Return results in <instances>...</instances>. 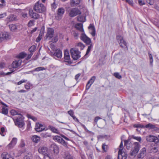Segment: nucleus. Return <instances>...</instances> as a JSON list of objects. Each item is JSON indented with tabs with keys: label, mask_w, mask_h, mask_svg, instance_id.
I'll return each mask as SVG.
<instances>
[{
	"label": "nucleus",
	"mask_w": 159,
	"mask_h": 159,
	"mask_svg": "<svg viewBox=\"0 0 159 159\" xmlns=\"http://www.w3.org/2000/svg\"><path fill=\"white\" fill-rule=\"evenodd\" d=\"M49 128L53 133L58 134L59 133V130L54 127L49 125L48 126Z\"/></svg>",
	"instance_id": "29"
},
{
	"label": "nucleus",
	"mask_w": 159,
	"mask_h": 159,
	"mask_svg": "<svg viewBox=\"0 0 159 159\" xmlns=\"http://www.w3.org/2000/svg\"><path fill=\"white\" fill-rule=\"evenodd\" d=\"M149 57L150 59V64L151 66H152V63L153 62V59L152 57V54L149 53Z\"/></svg>",
	"instance_id": "40"
},
{
	"label": "nucleus",
	"mask_w": 159,
	"mask_h": 159,
	"mask_svg": "<svg viewBox=\"0 0 159 159\" xmlns=\"http://www.w3.org/2000/svg\"><path fill=\"white\" fill-rule=\"evenodd\" d=\"M116 38L121 47L122 48L125 47L127 49V43L123 39V38L122 36H117Z\"/></svg>",
	"instance_id": "6"
},
{
	"label": "nucleus",
	"mask_w": 159,
	"mask_h": 159,
	"mask_svg": "<svg viewBox=\"0 0 159 159\" xmlns=\"http://www.w3.org/2000/svg\"><path fill=\"white\" fill-rule=\"evenodd\" d=\"M10 37V35L8 33L6 32L0 31V41L5 39H7Z\"/></svg>",
	"instance_id": "14"
},
{
	"label": "nucleus",
	"mask_w": 159,
	"mask_h": 159,
	"mask_svg": "<svg viewBox=\"0 0 159 159\" xmlns=\"http://www.w3.org/2000/svg\"><path fill=\"white\" fill-rule=\"evenodd\" d=\"M16 19V16L13 14L10 15L7 17L5 19V21L7 23L15 20Z\"/></svg>",
	"instance_id": "20"
},
{
	"label": "nucleus",
	"mask_w": 159,
	"mask_h": 159,
	"mask_svg": "<svg viewBox=\"0 0 159 159\" xmlns=\"http://www.w3.org/2000/svg\"><path fill=\"white\" fill-rule=\"evenodd\" d=\"M64 58L65 61L67 62L68 64H70L72 63V61L70 60V56H64Z\"/></svg>",
	"instance_id": "31"
},
{
	"label": "nucleus",
	"mask_w": 159,
	"mask_h": 159,
	"mask_svg": "<svg viewBox=\"0 0 159 159\" xmlns=\"http://www.w3.org/2000/svg\"><path fill=\"white\" fill-rule=\"evenodd\" d=\"M95 79L96 77L95 76H93L88 81L86 87V90H88L90 88L91 85L94 82Z\"/></svg>",
	"instance_id": "17"
},
{
	"label": "nucleus",
	"mask_w": 159,
	"mask_h": 159,
	"mask_svg": "<svg viewBox=\"0 0 159 159\" xmlns=\"http://www.w3.org/2000/svg\"><path fill=\"white\" fill-rule=\"evenodd\" d=\"M25 144L24 140L23 139L21 140L19 145V147L21 148H23L25 146Z\"/></svg>",
	"instance_id": "44"
},
{
	"label": "nucleus",
	"mask_w": 159,
	"mask_h": 159,
	"mask_svg": "<svg viewBox=\"0 0 159 159\" xmlns=\"http://www.w3.org/2000/svg\"><path fill=\"white\" fill-rule=\"evenodd\" d=\"M134 147L133 149L138 152L140 149V144L138 142H134Z\"/></svg>",
	"instance_id": "25"
},
{
	"label": "nucleus",
	"mask_w": 159,
	"mask_h": 159,
	"mask_svg": "<svg viewBox=\"0 0 159 159\" xmlns=\"http://www.w3.org/2000/svg\"><path fill=\"white\" fill-rule=\"evenodd\" d=\"M2 159H14V158L7 152H3L1 155Z\"/></svg>",
	"instance_id": "18"
},
{
	"label": "nucleus",
	"mask_w": 159,
	"mask_h": 159,
	"mask_svg": "<svg viewBox=\"0 0 159 159\" xmlns=\"http://www.w3.org/2000/svg\"><path fill=\"white\" fill-rule=\"evenodd\" d=\"M2 113L5 115H7L8 113V109L6 107H2Z\"/></svg>",
	"instance_id": "33"
},
{
	"label": "nucleus",
	"mask_w": 159,
	"mask_h": 159,
	"mask_svg": "<svg viewBox=\"0 0 159 159\" xmlns=\"http://www.w3.org/2000/svg\"><path fill=\"white\" fill-rule=\"evenodd\" d=\"M58 41V37L56 36H55L52 39V42L53 43H56Z\"/></svg>",
	"instance_id": "56"
},
{
	"label": "nucleus",
	"mask_w": 159,
	"mask_h": 159,
	"mask_svg": "<svg viewBox=\"0 0 159 159\" xmlns=\"http://www.w3.org/2000/svg\"><path fill=\"white\" fill-rule=\"evenodd\" d=\"M93 47V46L92 44H90V45L88 47L86 53L84 56L83 57V59H86L88 57V54L90 52L91 49Z\"/></svg>",
	"instance_id": "21"
},
{
	"label": "nucleus",
	"mask_w": 159,
	"mask_h": 159,
	"mask_svg": "<svg viewBox=\"0 0 159 159\" xmlns=\"http://www.w3.org/2000/svg\"><path fill=\"white\" fill-rule=\"evenodd\" d=\"M46 69V68H45L43 67H39L34 69L33 70V71L38 72L41 70H45Z\"/></svg>",
	"instance_id": "34"
},
{
	"label": "nucleus",
	"mask_w": 159,
	"mask_h": 159,
	"mask_svg": "<svg viewBox=\"0 0 159 159\" xmlns=\"http://www.w3.org/2000/svg\"><path fill=\"white\" fill-rule=\"evenodd\" d=\"M146 149L145 148H143L140 151V153L138 154L137 157L138 158H143L146 155Z\"/></svg>",
	"instance_id": "16"
},
{
	"label": "nucleus",
	"mask_w": 159,
	"mask_h": 159,
	"mask_svg": "<svg viewBox=\"0 0 159 159\" xmlns=\"http://www.w3.org/2000/svg\"><path fill=\"white\" fill-rule=\"evenodd\" d=\"M138 152L133 149V150L131 151L130 154L131 156H135Z\"/></svg>",
	"instance_id": "55"
},
{
	"label": "nucleus",
	"mask_w": 159,
	"mask_h": 159,
	"mask_svg": "<svg viewBox=\"0 0 159 159\" xmlns=\"http://www.w3.org/2000/svg\"><path fill=\"white\" fill-rule=\"evenodd\" d=\"M68 114L71 117L74 115V112L73 110H70L68 111Z\"/></svg>",
	"instance_id": "59"
},
{
	"label": "nucleus",
	"mask_w": 159,
	"mask_h": 159,
	"mask_svg": "<svg viewBox=\"0 0 159 159\" xmlns=\"http://www.w3.org/2000/svg\"><path fill=\"white\" fill-rule=\"evenodd\" d=\"M29 16L34 19H37L39 18L40 15L38 13L35 12L32 9H30L29 11Z\"/></svg>",
	"instance_id": "9"
},
{
	"label": "nucleus",
	"mask_w": 159,
	"mask_h": 159,
	"mask_svg": "<svg viewBox=\"0 0 159 159\" xmlns=\"http://www.w3.org/2000/svg\"><path fill=\"white\" fill-rule=\"evenodd\" d=\"M38 151L40 153L44 155V158L45 159H54L52 155L48 153V149L47 147H40L38 149Z\"/></svg>",
	"instance_id": "1"
},
{
	"label": "nucleus",
	"mask_w": 159,
	"mask_h": 159,
	"mask_svg": "<svg viewBox=\"0 0 159 159\" xmlns=\"http://www.w3.org/2000/svg\"><path fill=\"white\" fill-rule=\"evenodd\" d=\"M15 146L14 145H13V144L10 142V143L7 146L6 148L7 149H10L13 148Z\"/></svg>",
	"instance_id": "41"
},
{
	"label": "nucleus",
	"mask_w": 159,
	"mask_h": 159,
	"mask_svg": "<svg viewBox=\"0 0 159 159\" xmlns=\"http://www.w3.org/2000/svg\"><path fill=\"white\" fill-rule=\"evenodd\" d=\"M75 28L80 31L84 33V31L83 28V24L81 23H78L75 25Z\"/></svg>",
	"instance_id": "24"
},
{
	"label": "nucleus",
	"mask_w": 159,
	"mask_h": 159,
	"mask_svg": "<svg viewBox=\"0 0 159 159\" xmlns=\"http://www.w3.org/2000/svg\"><path fill=\"white\" fill-rule=\"evenodd\" d=\"M107 145L105 144V143H103L102 145V149L105 151H106V149L107 148Z\"/></svg>",
	"instance_id": "62"
},
{
	"label": "nucleus",
	"mask_w": 159,
	"mask_h": 159,
	"mask_svg": "<svg viewBox=\"0 0 159 159\" xmlns=\"http://www.w3.org/2000/svg\"><path fill=\"white\" fill-rule=\"evenodd\" d=\"M54 30L52 28H49L48 29L47 34L46 35V39L48 40L52 39L53 36Z\"/></svg>",
	"instance_id": "10"
},
{
	"label": "nucleus",
	"mask_w": 159,
	"mask_h": 159,
	"mask_svg": "<svg viewBox=\"0 0 159 159\" xmlns=\"http://www.w3.org/2000/svg\"><path fill=\"white\" fill-rule=\"evenodd\" d=\"M88 28L91 31V34L92 36H95V35L96 30L94 25L92 24H90Z\"/></svg>",
	"instance_id": "23"
},
{
	"label": "nucleus",
	"mask_w": 159,
	"mask_h": 159,
	"mask_svg": "<svg viewBox=\"0 0 159 159\" xmlns=\"http://www.w3.org/2000/svg\"><path fill=\"white\" fill-rule=\"evenodd\" d=\"M69 16L71 17H75L78 15H80L81 12L77 8L73 7L70 8L67 10Z\"/></svg>",
	"instance_id": "3"
},
{
	"label": "nucleus",
	"mask_w": 159,
	"mask_h": 159,
	"mask_svg": "<svg viewBox=\"0 0 159 159\" xmlns=\"http://www.w3.org/2000/svg\"><path fill=\"white\" fill-rule=\"evenodd\" d=\"M9 27L10 30L12 31H13L17 29L16 25L14 24H10L9 25Z\"/></svg>",
	"instance_id": "37"
},
{
	"label": "nucleus",
	"mask_w": 159,
	"mask_h": 159,
	"mask_svg": "<svg viewBox=\"0 0 159 159\" xmlns=\"http://www.w3.org/2000/svg\"><path fill=\"white\" fill-rule=\"evenodd\" d=\"M51 147L53 149L54 152L56 153H57L59 152V148L58 146L55 143L52 144L51 145Z\"/></svg>",
	"instance_id": "22"
},
{
	"label": "nucleus",
	"mask_w": 159,
	"mask_h": 159,
	"mask_svg": "<svg viewBox=\"0 0 159 159\" xmlns=\"http://www.w3.org/2000/svg\"><path fill=\"white\" fill-rule=\"evenodd\" d=\"M73 35L74 36V38L75 39H77L78 38V33H76V32H74L73 33Z\"/></svg>",
	"instance_id": "63"
},
{
	"label": "nucleus",
	"mask_w": 159,
	"mask_h": 159,
	"mask_svg": "<svg viewBox=\"0 0 159 159\" xmlns=\"http://www.w3.org/2000/svg\"><path fill=\"white\" fill-rule=\"evenodd\" d=\"M127 157V154L122 150L119 149L118 151V159H126Z\"/></svg>",
	"instance_id": "13"
},
{
	"label": "nucleus",
	"mask_w": 159,
	"mask_h": 159,
	"mask_svg": "<svg viewBox=\"0 0 159 159\" xmlns=\"http://www.w3.org/2000/svg\"><path fill=\"white\" fill-rule=\"evenodd\" d=\"M114 75L116 78L118 79H120L122 78V76L118 73H115L114 74Z\"/></svg>",
	"instance_id": "51"
},
{
	"label": "nucleus",
	"mask_w": 159,
	"mask_h": 159,
	"mask_svg": "<svg viewBox=\"0 0 159 159\" xmlns=\"http://www.w3.org/2000/svg\"><path fill=\"white\" fill-rule=\"evenodd\" d=\"M36 49V47L34 46H32L29 48V51L30 52V53H33L34 51Z\"/></svg>",
	"instance_id": "42"
},
{
	"label": "nucleus",
	"mask_w": 159,
	"mask_h": 159,
	"mask_svg": "<svg viewBox=\"0 0 159 159\" xmlns=\"http://www.w3.org/2000/svg\"><path fill=\"white\" fill-rule=\"evenodd\" d=\"M27 80H24V79L22 80L17 83V84L18 85H20L21 84H22L26 82H27Z\"/></svg>",
	"instance_id": "54"
},
{
	"label": "nucleus",
	"mask_w": 159,
	"mask_h": 159,
	"mask_svg": "<svg viewBox=\"0 0 159 159\" xmlns=\"http://www.w3.org/2000/svg\"><path fill=\"white\" fill-rule=\"evenodd\" d=\"M72 57L74 60H76L80 57V52L76 48H72L70 50Z\"/></svg>",
	"instance_id": "5"
},
{
	"label": "nucleus",
	"mask_w": 159,
	"mask_h": 159,
	"mask_svg": "<svg viewBox=\"0 0 159 159\" xmlns=\"http://www.w3.org/2000/svg\"><path fill=\"white\" fill-rule=\"evenodd\" d=\"M146 140L148 142H153L156 143H157L159 141V139L157 137L152 135L147 136Z\"/></svg>",
	"instance_id": "7"
},
{
	"label": "nucleus",
	"mask_w": 159,
	"mask_h": 159,
	"mask_svg": "<svg viewBox=\"0 0 159 159\" xmlns=\"http://www.w3.org/2000/svg\"><path fill=\"white\" fill-rule=\"evenodd\" d=\"M35 129L36 131L40 132L44 130L45 127L42 125L38 123L36 124Z\"/></svg>",
	"instance_id": "19"
},
{
	"label": "nucleus",
	"mask_w": 159,
	"mask_h": 159,
	"mask_svg": "<svg viewBox=\"0 0 159 159\" xmlns=\"http://www.w3.org/2000/svg\"><path fill=\"white\" fill-rule=\"evenodd\" d=\"M43 35V34L42 33L41 34V33L39 34L38 37L36 39V42H39L40 40H41L42 36Z\"/></svg>",
	"instance_id": "45"
},
{
	"label": "nucleus",
	"mask_w": 159,
	"mask_h": 159,
	"mask_svg": "<svg viewBox=\"0 0 159 159\" xmlns=\"http://www.w3.org/2000/svg\"><path fill=\"white\" fill-rule=\"evenodd\" d=\"M60 143H61L64 146H67V143L63 139H62Z\"/></svg>",
	"instance_id": "53"
},
{
	"label": "nucleus",
	"mask_w": 159,
	"mask_h": 159,
	"mask_svg": "<svg viewBox=\"0 0 159 159\" xmlns=\"http://www.w3.org/2000/svg\"><path fill=\"white\" fill-rule=\"evenodd\" d=\"M7 16V13L4 12L3 13L0 14V19H2Z\"/></svg>",
	"instance_id": "60"
},
{
	"label": "nucleus",
	"mask_w": 159,
	"mask_h": 159,
	"mask_svg": "<svg viewBox=\"0 0 159 159\" xmlns=\"http://www.w3.org/2000/svg\"><path fill=\"white\" fill-rule=\"evenodd\" d=\"M26 56V54L24 52H22L19 54L18 57L20 58H23Z\"/></svg>",
	"instance_id": "39"
},
{
	"label": "nucleus",
	"mask_w": 159,
	"mask_h": 159,
	"mask_svg": "<svg viewBox=\"0 0 159 159\" xmlns=\"http://www.w3.org/2000/svg\"><path fill=\"white\" fill-rule=\"evenodd\" d=\"M17 139L16 138H13L12 139L11 142L13 144V145L15 146L16 145L17 142Z\"/></svg>",
	"instance_id": "46"
},
{
	"label": "nucleus",
	"mask_w": 159,
	"mask_h": 159,
	"mask_svg": "<svg viewBox=\"0 0 159 159\" xmlns=\"http://www.w3.org/2000/svg\"><path fill=\"white\" fill-rule=\"evenodd\" d=\"M22 16L23 18H25L27 17L28 14L27 13L25 12H23L21 13Z\"/></svg>",
	"instance_id": "64"
},
{
	"label": "nucleus",
	"mask_w": 159,
	"mask_h": 159,
	"mask_svg": "<svg viewBox=\"0 0 159 159\" xmlns=\"http://www.w3.org/2000/svg\"><path fill=\"white\" fill-rule=\"evenodd\" d=\"M62 139V138L58 136H55L53 138V140L55 141H56L57 142L59 143H61V142Z\"/></svg>",
	"instance_id": "35"
},
{
	"label": "nucleus",
	"mask_w": 159,
	"mask_h": 159,
	"mask_svg": "<svg viewBox=\"0 0 159 159\" xmlns=\"http://www.w3.org/2000/svg\"><path fill=\"white\" fill-rule=\"evenodd\" d=\"M147 2L151 5H152L154 3L153 0H146Z\"/></svg>",
	"instance_id": "58"
},
{
	"label": "nucleus",
	"mask_w": 159,
	"mask_h": 159,
	"mask_svg": "<svg viewBox=\"0 0 159 159\" xmlns=\"http://www.w3.org/2000/svg\"><path fill=\"white\" fill-rule=\"evenodd\" d=\"M76 46L78 47L81 50H83L85 47V45L81 42L78 43L76 45Z\"/></svg>",
	"instance_id": "38"
},
{
	"label": "nucleus",
	"mask_w": 159,
	"mask_h": 159,
	"mask_svg": "<svg viewBox=\"0 0 159 159\" xmlns=\"http://www.w3.org/2000/svg\"><path fill=\"white\" fill-rule=\"evenodd\" d=\"M64 158L65 159H73V156L68 152H65Z\"/></svg>",
	"instance_id": "30"
},
{
	"label": "nucleus",
	"mask_w": 159,
	"mask_h": 159,
	"mask_svg": "<svg viewBox=\"0 0 159 159\" xmlns=\"http://www.w3.org/2000/svg\"><path fill=\"white\" fill-rule=\"evenodd\" d=\"M138 2L141 6L145 4V2L143 0H138Z\"/></svg>",
	"instance_id": "57"
},
{
	"label": "nucleus",
	"mask_w": 159,
	"mask_h": 159,
	"mask_svg": "<svg viewBox=\"0 0 159 159\" xmlns=\"http://www.w3.org/2000/svg\"><path fill=\"white\" fill-rule=\"evenodd\" d=\"M15 125L20 128H24L25 126V123L23 120L22 116L21 114H19V117L15 119H13Z\"/></svg>",
	"instance_id": "2"
},
{
	"label": "nucleus",
	"mask_w": 159,
	"mask_h": 159,
	"mask_svg": "<svg viewBox=\"0 0 159 159\" xmlns=\"http://www.w3.org/2000/svg\"><path fill=\"white\" fill-rule=\"evenodd\" d=\"M129 142V141L128 140H125L124 141L125 142V145L126 146V148L128 149H129V147L128 145L129 144H128V142Z\"/></svg>",
	"instance_id": "61"
},
{
	"label": "nucleus",
	"mask_w": 159,
	"mask_h": 159,
	"mask_svg": "<svg viewBox=\"0 0 159 159\" xmlns=\"http://www.w3.org/2000/svg\"><path fill=\"white\" fill-rule=\"evenodd\" d=\"M64 12L65 9L63 8H59L57 11V15L56 16V19L57 20L61 19Z\"/></svg>",
	"instance_id": "12"
},
{
	"label": "nucleus",
	"mask_w": 159,
	"mask_h": 159,
	"mask_svg": "<svg viewBox=\"0 0 159 159\" xmlns=\"http://www.w3.org/2000/svg\"><path fill=\"white\" fill-rule=\"evenodd\" d=\"M34 21L33 20H30L29 22L28 25L29 27H30L34 25Z\"/></svg>",
	"instance_id": "52"
},
{
	"label": "nucleus",
	"mask_w": 159,
	"mask_h": 159,
	"mask_svg": "<svg viewBox=\"0 0 159 159\" xmlns=\"http://www.w3.org/2000/svg\"><path fill=\"white\" fill-rule=\"evenodd\" d=\"M32 84L30 82H27L26 84L25 85V87L26 89L29 90L30 89L31 86Z\"/></svg>",
	"instance_id": "43"
},
{
	"label": "nucleus",
	"mask_w": 159,
	"mask_h": 159,
	"mask_svg": "<svg viewBox=\"0 0 159 159\" xmlns=\"http://www.w3.org/2000/svg\"><path fill=\"white\" fill-rule=\"evenodd\" d=\"M21 62L22 60L21 59L13 61L12 63L11 67L13 68H17L20 66Z\"/></svg>",
	"instance_id": "15"
},
{
	"label": "nucleus",
	"mask_w": 159,
	"mask_h": 159,
	"mask_svg": "<svg viewBox=\"0 0 159 159\" xmlns=\"http://www.w3.org/2000/svg\"><path fill=\"white\" fill-rule=\"evenodd\" d=\"M34 10L36 12L42 13L45 11L46 8L44 5L39 1L37 2L34 7Z\"/></svg>",
	"instance_id": "4"
},
{
	"label": "nucleus",
	"mask_w": 159,
	"mask_h": 159,
	"mask_svg": "<svg viewBox=\"0 0 159 159\" xmlns=\"http://www.w3.org/2000/svg\"><path fill=\"white\" fill-rule=\"evenodd\" d=\"M145 127L150 129H154L156 128V126L154 125L149 123L145 125Z\"/></svg>",
	"instance_id": "36"
},
{
	"label": "nucleus",
	"mask_w": 159,
	"mask_h": 159,
	"mask_svg": "<svg viewBox=\"0 0 159 159\" xmlns=\"http://www.w3.org/2000/svg\"><path fill=\"white\" fill-rule=\"evenodd\" d=\"M51 54L52 55V56L56 59L57 58H61L62 56V52L61 50L59 49H57L55 51L54 53L52 52Z\"/></svg>",
	"instance_id": "11"
},
{
	"label": "nucleus",
	"mask_w": 159,
	"mask_h": 159,
	"mask_svg": "<svg viewBox=\"0 0 159 159\" xmlns=\"http://www.w3.org/2000/svg\"><path fill=\"white\" fill-rule=\"evenodd\" d=\"M41 135L42 137L45 138L50 137L51 136L50 133L46 132L42 133L41 134Z\"/></svg>",
	"instance_id": "32"
},
{
	"label": "nucleus",
	"mask_w": 159,
	"mask_h": 159,
	"mask_svg": "<svg viewBox=\"0 0 159 159\" xmlns=\"http://www.w3.org/2000/svg\"><path fill=\"white\" fill-rule=\"evenodd\" d=\"M5 131V129L4 127H2L1 128V131H0V134L2 136H4L5 135L4 134V133Z\"/></svg>",
	"instance_id": "49"
},
{
	"label": "nucleus",
	"mask_w": 159,
	"mask_h": 159,
	"mask_svg": "<svg viewBox=\"0 0 159 159\" xmlns=\"http://www.w3.org/2000/svg\"><path fill=\"white\" fill-rule=\"evenodd\" d=\"M132 138L133 139L137 140L139 142H140L141 141V138L140 137L135 136H132Z\"/></svg>",
	"instance_id": "48"
},
{
	"label": "nucleus",
	"mask_w": 159,
	"mask_h": 159,
	"mask_svg": "<svg viewBox=\"0 0 159 159\" xmlns=\"http://www.w3.org/2000/svg\"><path fill=\"white\" fill-rule=\"evenodd\" d=\"M80 39L82 40L86 43L87 45H89L91 43V41L90 38L88 37L84 33H82Z\"/></svg>",
	"instance_id": "8"
},
{
	"label": "nucleus",
	"mask_w": 159,
	"mask_h": 159,
	"mask_svg": "<svg viewBox=\"0 0 159 159\" xmlns=\"http://www.w3.org/2000/svg\"><path fill=\"white\" fill-rule=\"evenodd\" d=\"M31 139L34 143H37L40 140V138L37 135H34L32 137Z\"/></svg>",
	"instance_id": "26"
},
{
	"label": "nucleus",
	"mask_w": 159,
	"mask_h": 159,
	"mask_svg": "<svg viewBox=\"0 0 159 159\" xmlns=\"http://www.w3.org/2000/svg\"><path fill=\"white\" fill-rule=\"evenodd\" d=\"M5 5V1L4 0H0V8L3 7Z\"/></svg>",
	"instance_id": "50"
},
{
	"label": "nucleus",
	"mask_w": 159,
	"mask_h": 159,
	"mask_svg": "<svg viewBox=\"0 0 159 159\" xmlns=\"http://www.w3.org/2000/svg\"><path fill=\"white\" fill-rule=\"evenodd\" d=\"M10 113L11 115H18L19 116V114H20V113H18V112L14 110H12L11 111Z\"/></svg>",
	"instance_id": "47"
},
{
	"label": "nucleus",
	"mask_w": 159,
	"mask_h": 159,
	"mask_svg": "<svg viewBox=\"0 0 159 159\" xmlns=\"http://www.w3.org/2000/svg\"><path fill=\"white\" fill-rule=\"evenodd\" d=\"M80 3L79 0H72L70 2V5L72 7L76 6Z\"/></svg>",
	"instance_id": "28"
},
{
	"label": "nucleus",
	"mask_w": 159,
	"mask_h": 159,
	"mask_svg": "<svg viewBox=\"0 0 159 159\" xmlns=\"http://www.w3.org/2000/svg\"><path fill=\"white\" fill-rule=\"evenodd\" d=\"M77 20L80 22H84L86 21V17L84 16H79L77 17Z\"/></svg>",
	"instance_id": "27"
}]
</instances>
